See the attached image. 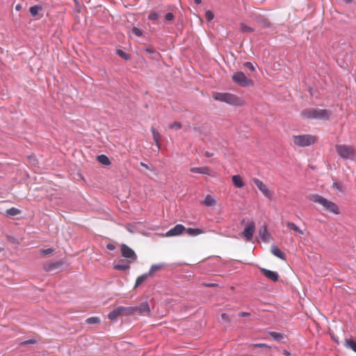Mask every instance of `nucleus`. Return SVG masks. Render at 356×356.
Masks as SVG:
<instances>
[{"label": "nucleus", "mask_w": 356, "mask_h": 356, "mask_svg": "<svg viewBox=\"0 0 356 356\" xmlns=\"http://www.w3.org/2000/svg\"><path fill=\"white\" fill-rule=\"evenodd\" d=\"M185 229L186 228L184 225L181 224L177 225L165 233V236L170 237L180 235Z\"/></svg>", "instance_id": "obj_11"}, {"label": "nucleus", "mask_w": 356, "mask_h": 356, "mask_svg": "<svg viewBox=\"0 0 356 356\" xmlns=\"http://www.w3.org/2000/svg\"><path fill=\"white\" fill-rule=\"evenodd\" d=\"M190 171L193 173H199V174H203V175H207L210 176H214V175L212 173V171L209 167L204 166V167H200V168H191L190 169Z\"/></svg>", "instance_id": "obj_13"}, {"label": "nucleus", "mask_w": 356, "mask_h": 356, "mask_svg": "<svg viewBox=\"0 0 356 356\" xmlns=\"http://www.w3.org/2000/svg\"><path fill=\"white\" fill-rule=\"evenodd\" d=\"M120 250H121L122 256L125 258L130 259H131L130 262H132V261H134L136 260L137 256H136L135 252L131 248H130L128 245H127L125 244H122L120 247Z\"/></svg>", "instance_id": "obj_10"}, {"label": "nucleus", "mask_w": 356, "mask_h": 356, "mask_svg": "<svg viewBox=\"0 0 356 356\" xmlns=\"http://www.w3.org/2000/svg\"><path fill=\"white\" fill-rule=\"evenodd\" d=\"M36 343V341L35 339H29L24 341L21 342L19 344L21 346H26V345H32Z\"/></svg>", "instance_id": "obj_37"}, {"label": "nucleus", "mask_w": 356, "mask_h": 356, "mask_svg": "<svg viewBox=\"0 0 356 356\" xmlns=\"http://www.w3.org/2000/svg\"><path fill=\"white\" fill-rule=\"evenodd\" d=\"M41 10H42V8L40 6L35 5V6H31L29 8V12L32 16L35 17L38 14V13Z\"/></svg>", "instance_id": "obj_28"}, {"label": "nucleus", "mask_w": 356, "mask_h": 356, "mask_svg": "<svg viewBox=\"0 0 356 356\" xmlns=\"http://www.w3.org/2000/svg\"><path fill=\"white\" fill-rule=\"evenodd\" d=\"M259 236L264 241H265V242L268 241L270 236H269V234L268 232L266 227H263L260 228Z\"/></svg>", "instance_id": "obj_24"}, {"label": "nucleus", "mask_w": 356, "mask_h": 356, "mask_svg": "<svg viewBox=\"0 0 356 356\" xmlns=\"http://www.w3.org/2000/svg\"><path fill=\"white\" fill-rule=\"evenodd\" d=\"M145 51L148 54H154V53H156L157 54H159V53H157L154 49H152V48H147L145 49Z\"/></svg>", "instance_id": "obj_45"}, {"label": "nucleus", "mask_w": 356, "mask_h": 356, "mask_svg": "<svg viewBox=\"0 0 356 356\" xmlns=\"http://www.w3.org/2000/svg\"><path fill=\"white\" fill-rule=\"evenodd\" d=\"M335 149L337 154L343 159L353 160L356 156V150L352 145H336Z\"/></svg>", "instance_id": "obj_5"}, {"label": "nucleus", "mask_w": 356, "mask_h": 356, "mask_svg": "<svg viewBox=\"0 0 356 356\" xmlns=\"http://www.w3.org/2000/svg\"><path fill=\"white\" fill-rule=\"evenodd\" d=\"M212 97L216 101L225 102L232 106H241L245 104V102L243 99L229 92H213L212 93Z\"/></svg>", "instance_id": "obj_1"}, {"label": "nucleus", "mask_w": 356, "mask_h": 356, "mask_svg": "<svg viewBox=\"0 0 356 356\" xmlns=\"http://www.w3.org/2000/svg\"><path fill=\"white\" fill-rule=\"evenodd\" d=\"M255 232V223L253 221H250L247 223L244 230L241 233L243 237L247 241H250L253 238Z\"/></svg>", "instance_id": "obj_8"}, {"label": "nucleus", "mask_w": 356, "mask_h": 356, "mask_svg": "<svg viewBox=\"0 0 356 356\" xmlns=\"http://www.w3.org/2000/svg\"><path fill=\"white\" fill-rule=\"evenodd\" d=\"M114 268L118 270H127L130 268V266L126 263L119 262L114 265Z\"/></svg>", "instance_id": "obj_26"}, {"label": "nucleus", "mask_w": 356, "mask_h": 356, "mask_svg": "<svg viewBox=\"0 0 356 356\" xmlns=\"http://www.w3.org/2000/svg\"><path fill=\"white\" fill-rule=\"evenodd\" d=\"M244 66L246 67L247 68H248L252 72H254L255 70L254 65L250 62H245L244 63Z\"/></svg>", "instance_id": "obj_41"}, {"label": "nucleus", "mask_w": 356, "mask_h": 356, "mask_svg": "<svg viewBox=\"0 0 356 356\" xmlns=\"http://www.w3.org/2000/svg\"><path fill=\"white\" fill-rule=\"evenodd\" d=\"M331 113L327 109L308 108L301 112L302 118L305 119L328 120Z\"/></svg>", "instance_id": "obj_3"}, {"label": "nucleus", "mask_w": 356, "mask_h": 356, "mask_svg": "<svg viewBox=\"0 0 356 356\" xmlns=\"http://www.w3.org/2000/svg\"><path fill=\"white\" fill-rule=\"evenodd\" d=\"M40 252L43 255H47V254H51L54 252V249H52V248L41 249L40 250Z\"/></svg>", "instance_id": "obj_36"}, {"label": "nucleus", "mask_w": 356, "mask_h": 356, "mask_svg": "<svg viewBox=\"0 0 356 356\" xmlns=\"http://www.w3.org/2000/svg\"><path fill=\"white\" fill-rule=\"evenodd\" d=\"M232 80L241 86L245 87L252 86L253 82L248 79L243 72H237L232 75Z\"/></svg>", "instance_id": "obj_6"}, {"label": "nucleus", "mask_w": 356, "mask_h": 356, "mask_svg": "<svg viewBox=\"0 0 356 356\" xmlns=\"http://www.w3.org/2000/svg\"><path fill=\"white\" fill-rule=\"evenodd\" d=\"M151 131L153 136V139L157 146V148L159 149L161 148V144L160 142L161 135L159 131L154 127H151Z\"/></svg>", "instance_id": "obj_15"}, {"label": "nucleus", "mask_w": 356, "mask_h": 356, "mask_svg": "<svg viewBox=\"0 0 356 356\" xmlns=\"http://www.w3.org/2000/svg\"><path fill=\"white\" fill-rule=\"evenodd\" d=\"M140 165H142L143 167H145L147 169H149L148 165L147 164L144 163L143 162L140 163Z\"/></svg>", "instance_id": "obj_50"}, {"label": "nucleus", "mask_w": 356, "mask_h": 356, "mask_svg": "<svg viewBox=\"0 0 356 356\" xmlns=\"http://www.w3.org/2000/svg\"><path fill=\"white\" fill-rule=\"evenodd\" d=\"M117 53H118V54L120 56H121V57H122V58H125V59H127V54H125L122 50H121V49H118V50L117 51Z\"/></svg>", "instance_id": "obj_44"}, {"label": "nucleus", "mask_w": 356, "mask_h": 356, "mask_svg": "<svg viewBox=\"0 0 356 356\" xmlns=\"http://www.w3.org/2000/svg\"><path fill=\"white\" fill-rule=\"evenodd\" d=\"M119 308L122 316L133 315V309L131 307L120 306Z\"/></svg>", "instance_id": "obj_22"}, {"label": "nucleus", "mask_w": 356, "mask_h": 356, "mask_svg": "<svg viewBox=\"0 0 356 356\" xmlns=\"http://www.w3.org/2000/svg\"><path fill=\"white\" fill-rule=\"evenodd\" d=\"M232 181L233 184L238 188H241L244 186V182L239 175H233L232 177Z\"/></svg>", "instance_id": "obj_17"}, {"label": "nucleus", "mask_w": 356, "mask_h": 356, "mask_svg": "<svg viewBox=\"0 0 356 356\" xmlns=\"http://www.w3.org/2000/svg\"><path fill=\"white\" fill-rule=\"evenodd\" d=\"M131 32L133 34L138 37L141 36L143 34L142 31L137 27H134L131 30Z\"/></svg>", "instance_id": "obj_35"}, {"label": "nucleus", "mask_w": 356, "mask_h": 356, "mask_svg": "<svg viewBox=\"0 0 356 356\" xmlns=\"http://www.w3.org/2000/svg\"><path fill=\"white\" fill-rule=\"evenodd\" d=\"M20 8H21L20 5H17L15 7V9L19 10L20 9Z\"/></svg>", "instance_id": "obj_52"}, {"label": "nucleus", "mask_w": 356, "mask_h": 356, "mask_svg": "<svg viewBox=\"0 0 356 356\" xmlns=\"http://www.w3.org/2000/svg\"><path fill=\"white\" fill-rule=\"evenodd\" d=\"M181 127H182V125L179 122H175L174 123H172V124H169V128L171 129L179 130Z\"/></svg>", "instance_id": "obj_33"}, {"label": "nucleus", "mask_w": 356, "mask_h": 356, "mask_svg": "<svg viewBox=\"0 0 356 356\" xmlns=\"http://www.w3.org/2000/svg\"><path fill=\"white\" fill-rule=\"evenodd\" d=\"M345 1H346V3H350V2L352 1V0H345Z\"/></svg>", "instance_id": "obj_54"}, {"label": "nucleus", "mask_w": 356, "mask_h": 356, "mask_svg": "<svg viewBox=\"0 0 356 356\" xmlns=\"http://www.w3.org/2000/svg\"><path fill=\"white\" fill-rule=\"evenodd\" d=\"M165 19L167 21H172V20L174 19V15H173L172 13H168L165 15Z\"/></svg>", "instance_id": "obj_43"}, {"label": "nucleus", "mask_w": 356, "mask_h": 356, "mask_svg": "<svg viewBox=\"0 0 356 356\" xmlns=\"http://www.w3.org/2000/svg\"><path fill=\"white\" fill-rule=\"evenodd\" d=\"M241 29L243 32H252L253 31V29H252L251 27L244 24H241Z\"/></svg>", "instance_id": "obj_34"}, {"label": "nucleus", "mask_w": 356, "mask_h": 356, "mask_svg": "<svg viewBox=\"0 0 356 356\" xmlns=\"http://www.w3.org/2000/svg\"><path fill=\"white\" fill-rule=\"evenodd\" d=\"M161 267H162L161 265H158V264L153 265V266H152V267L150 268V269L147 273L149 274V276H153L154 272L160 270L161 268Z\"/></svg>", "instance_id": "obj_30"}, {"label": "nucleus", "mask_w": 356, "mask_h": 356, "mask_svg": "<svg viewBox=\"0 0 356 356\" xmlns=\"http://www.w3.org/2000/svg\"><path fill=\"white\" fill-rule=\"evenodd\" d=\"M221 318L225 321H229L228 316L225 313L221 314Z\"/></svg>", "instance_id": "obj_48"}, {"label": "nucleus", "mask_w": 356, "mask_h": 356, "mask_svg": "<svg viewBox=\"0 0 356 356\" xmlns=\"http://www.w3.org/2000/svg\"><path fill=\"white\" fill-rule=\"evenodd\" d=\"M254 184L258 188V189L261 192V193L269 200H271L273 195V192L268 189L267 186L258 178H254L252 179Z\"/></svg>", "instance_id": "obj_7"}, {"label": "nucleus", "mask_w": 356, "mask_h": 356, "mask_svg": "<svg viewBox=\"0 0 356 356\" xmlns=\"http://www.w3.org/2000/svg\"><path fill=\"white\" fill-rule=\"evenodd\" d=\"M286 227L290 229H293V231L299 233L301 235H303L304 234V232L300 229L296 225H295L293 222H287L286 223Z\"/></svg>", "instance_id": "obj_25"}, {"label": "nucleus", "mask_w": 356, "mask_h": 356, "mask_svg": "<svg viewBox=\"0 0 356 356\" xmlns=\"http://www.w3.org/2000/svg\"><path fill=\"white\" fill-rule=\"evenodd\" d=\"M238 316L241 317L248 316H250V313L242 312L238 314Z\"/></svg>", "instance_id": "obj_47"}, {"label": "nucleus", "mask_w": 356, "mask_h": 356, "mask_svg": "<svg viewBox=\"0 0 356 356\" xmlns=\"http://www.w3.org/2000/svg\"><path fill=\"white\" fill-rule=\"evenodd\" d=\"M310 201L321 204L324 210L332 213L334 214H339V209L338 206L333 202L328 200L327 199L322 197L318 194H313L309 197Z\"/></svg>", "instance_id": "obj_2"}, {"label": "nucleus", "mask_w": 356, "mask_h": 356, "mask_svg": "<svg viewBox=\"0 0 356 356\" xmlns=\"http://www.w3.org/2000/svg\"><path fill=\"white\" fill-rule=\"evenodd\" d=\"M131 307L133 309V315H149L151 312L150 307L147 301L142 302L139 306Z\"/></svg>", "instance_id": "obj_9"}, {"label": "nucleus", "mask_w": 356, "mask_h": 356, "mask_svg": "<svg viewBox=\"0 0 356 356\" xmlns=\"http://www.w3.org/2000/svg\"><path fill=\"white\" fill-rule=\"evenodd\" d=\"M252 346L254 347L266 348H268V349H270L271 348L270 346H268V345H267L266 343H256V344H253Z\"/></svg>", "instance_id": "obj_42"}, {"label": "nucleus", "mask_w": 356, "mask_h": 356, "mask_svg": "<svg viewBox=\"0 0 356 356\" xmlns=\"http://www.w3.org/2000/svg\"><path fill=\"white\" fill-rule=\"evenodd\" d=\"M6 213L9 216H17L20 213V211L15 207H12L6 211Z\"/></svg>", "instance_id": "obj_31"}, {"label": "nucleus", "mask_w": 356, "mask_h": 356, "mask_svg": "<svg viewBox=\"0 0 356 356\" xmlns=\"http://www.w3.org/2000/svg\"><path fill=\"white\" fill-rule=\"evenodd\" d=\"M86 321L88 324H97L100 322L99 318L98 317H90L87 318Z\"/></svg>", "instance_id": "obj_32"}, {"label": "nucleus", "mask_w": 356, "mask_h": 356, "mask_svg": "<svg viewBox=\"0 0 356 356\" xmlns=\"http://www.w3.org/2000/svg\"><path fill=\"white\" fill-rule=\"evenodd\" d=\"M119 316H122L121 314V312L120 311L119 307L112 310L108 314V318L111 321H115L118 318Z\"/></svg>", "instance_id": "obj_20"}, {"label": "nucleus", "mask_w": 356, "mask_h": 356, "mask_svg": "<svg viewBox=\"0 0 356 356\" xmlns=\"http://www.w3.org/2000/svg\"><path fill=\"white\" fill-rule=\"evenodd\" d=\"M158 17H159V15L156 12L151 13L148 16V19L150 20H156L158 19Z\"/></svg>", "instance_id": "obj_40"}, {"label": "nucleus", "mask_w": 356, "mask_h": 356, "mask_svg": "<svg viewBox=\"0 0 356 356\" xmlns=\"http://www.w3.org/2000/svg\"><path fill=\"white\" fill-rule=\"evenodd\" d=\"M205 156L207 157H211L213 156V153H211L209 152H206L204 154Z\"/></svg>", "instance_id": "obj_49"}, {"label": "nucleus", "mask_w": 356, "mask_h": 356, "mask_svg": "<svg viewBox=\"0 0 356 356\" xmlns=\"http://www.w3.org/2000/svg\"><path fill=\"white\" fill-rule=\"evenodd\" d=\"M106 248L109 250H114L115 249V246L113 243H108L106 245Z\"/></svg>", "instance_id": "obj_46"}, {"label": "nucleus", "mask_w": 356, "mask_h": 356, "mask_svg": "<svg viewBox=\"0 0 356 356\" xmlns=\"http://www.w3.org/2000/svg\"><path fill=\"white\" fill-rule=\"evenodd\" d=\"M260 271L266 277L273 282H277L279 279V275L277 272L267 270L263 268H260Z\"/></svg>", "instance_id": "obj_12"}, {"label": "nucleus", "mask_w": 356, "mask_h": 356, "mask_svg": "<svg viewBox=\"0 0 356 356\" xmlns=\"http://www.w3.org/2000/svg\"><path fill=\"white\" fill-rule=\"evenodd\" d=\"M216 284H207V286H215Z\"/></svg>", "instance_id": "obj_53"}, {"label": "nucleus", "mask_w": 356, "mask_h": 356, "mask_svg": "<svg viewBox=\"0 0 356 356\" xmlns=\"http://www.w3.org/2000/svg\"><path fill=\"white\" fill-rule=\"evenodd\" d=\"M97 160L99 163L104 165H109L111 164V161L108 159V157L104 154L99 155L97 157Z\"/></svg>", "instance_id": "obj_23"}, {"label": "nucleus", "mask_w": 356, "mask_h": 356, "mask_svg": "<svg viewBox=\"0 0 356 356\" xmlns=\"http://www.w3.org/2000/svg\"><path fill=\"white\" fill-rule=\"evenodd\" d=\"M271 252L275 257L286 260V254L282 252L276 245H273L271 248Z\"/></svg>", "instance_id": "obj_16"}, {"label": "nucleus", "mask_w": 356, "mask_h": 356, "mask_svg": "<svg viewBox=\"0 0 356 356\" xmlns=\"http://www.w3.org/2000/svg\"><path fill=\"white\" fill-rule=\"evenodd\" d=\"M202 204L207 207H213L216 205V200L213 197L212 195H207Z\"/></svg>", "instance_id": "obj_18"}, {"label": "nucleus", "mask_w": 356, "mask_h": 356, "mask_svg": "<svg viewBox=\"0 0 356 356\" xmlns=\"http://www.w3.org/2000/svg\"><path fill=\"white\" fill-rule=\"evenodd\" d=\"M194 2H195L196 4H200V3H201L202 0H194Z\"/></svg>", "instance_id": "obj_51"}, {"label": "nucleus", "mask_w": 356, "mask_h": 356, "mask_svg": "<svg viewBox=\"0 0 356 356\" xmlns=\"http://www.w3.org/2000/svg\"><path fill=\"white\" fill-rule=\"evenodd\" d=\"M268 334L276 341L282 342L285 339V335L284 334L276 332H269Z\"/></svg>", "instance_id": "obj_19"}, {"label": "nucleus", "mask_w": 356, "mask_h": 356, "mask_svg": "<svg viewBox=\"0 0 356 356\" xmlns=\"http://www.w3.org/2000/svg\"><path fill=\"white\" fill-rule=\"evenodd\" d=\"M149 276L148 273H145L139 276L136 280L135 284V288L140 285L143 282L145 281V280L147 278V277Z\"/></svg>", "instance_id": "obj_27"}, {"label": "nucleus", "mask_w": 356, "mask_h": 356, "mask_svg": "<svg viewBox=\"0 0 356 356\" xmlns=\"http://www.w3.org/2000/svg\"><path fill=\"white\" fill-rule=\"evenodd\" d=\"M332 186L334 188H336L337 190L339 191H343V186L342 184L339 182H334L332 184Z\"/></svg>", "instance_id": "obj_39"}, {"label": "nucleus", "mask_w": 356, "mask_h": 356, "mask_svg": "<svg viewBox=\"0 0 356 356\" xmlns=\"http://www.w3.org/2000/svg\"><path fill=\"white\" fill-rule=\"evenodd\" d=\"M63 262L61 261L54 262V263H49L44 265V269L46 272H50L52 271L56 268H58L61 266H63Z\"/></svg>", "instance_id": "obj_14"}, {"label": "nucleus", "mask_w": 356, "mask_h": 356, "mask_svg": "<svg viewBox=\"0 0 356 356\" xmlns=\"http://www.w3.org/2000/svg\"><path fill=\"white\" fill-rule=\"evenodd\" d=\"M291 140L295 146L305 147L314 144L316 137L311 134L293 135Z\"/></svg>", "instance_id": "obj_4"}, {"label": "nucleus", "mask_w": 356, "mask_h": 356, "mask_svg": "<svg viewBox=\"0 0 356 356\" xmlns=\"http://www.w3.org/2000/svg\"><path fill=\"white\" fill-rule=\"evenodd\" d=\"M187 234L192 236H195L204 233V231L201 229L188 228L185 229Z\"/></svg>", "instance_id": "obj_21"}, {"label": "nucleus", "mask_w": 356, "mask_h": 356, "mask_svg": "<svg viewBox=\"0 0 356 356\" xmlns=\"http://www.w3.org/2000/svg\"><path fill=\"white\" fill-rule=\"evenodd\" d=\"M205 17L208 21H211L213 19L214 15L211 10H207L205 13Z\"/></svg>", "instance_id": "obj_38"}, {"label": "nucleus", "mask_w": 356, "mask_h": 356, "mask_svg": "<svg viewBox=\"0 0 356 356\" xmlns=\"http://www.w3.org/2000/svg\"><path fill=\"white\" fill-rule=\"evenodd\" d=\"M346 346L356 353V341L353 339H346Z\"/></svg>", "instance_id": "obj_29"}]
</instances>
